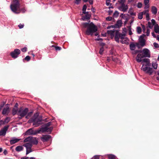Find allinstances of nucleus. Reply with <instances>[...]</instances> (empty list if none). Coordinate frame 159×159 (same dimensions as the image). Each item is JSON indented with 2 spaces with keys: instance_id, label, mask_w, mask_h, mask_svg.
I'll return each instance as SVG.
<instances>
[{
  "instance_id": "5701e85b",
  "label": "nucleus",
  "mask_w": 159,
  "mask_h": 159,
  "mask_svg": "<svg viewBox=\"0 0 159 159\" xmlns=\"http://www.w3.org/2000/svg\"><path fill=\"white\" fill-rule=\"evenodd\" d=\"M23 146L25 147L26 148H31L32 146V144H31V143H27L24 144L23 145Z\"/></svg>"
},
{
  "instance_id": "2eb2a0df",
  "label": "nucleus",
  "mask_w": 159,
  "mask_h": 159,
  "mask_svg": "<svg viewBox=\"0 0 159 159\" xmlns=\"http://www.w3.org/2000/svg\"><path fill=\"white\" fill-rule=\"evenodd\" d=\"M139 44L138 43H136V44H134L133 43H131L129 44V47L130 49L132 50H135L136 48V46H137L139 48Z\"/></svg>"
},
{
  "instance_id": "aec40b11",
  "label": "nucleus",
  "mask_w": 159,
  "mask_h": 159,
  "mask_svg": "<svg viewBox=\"0 0 159 159\" xmlns=\"http://www.w3.org/2000/svg\"><path fill=\"white\" fill-rule=\"evenodd\" d=\"M116 30L114 29L113 30H108L107 31V33L111 36V38H113L114 35Z\"/></svg>"
},
{
  "instance_id": "a19ab883",
  "label": "nucleus",
  "mask_w": 159,
  "mask_h": 159,
  "mask_svg": "<svg viewBox=\"0 0 159 159\" xmlns=\"http://www.w3.org/2000/svg\"><path fill=\"white\" fill-rule=\"evenodd\" d=\"M150 30L147 27V32H146V35L147 36H149L150 34Z\"/></svg>"
},
{
  "instance_id": "4d7b16f0",
  "label": "nucleus",
  "mask_w": 159,
  "mask_h": 159,
  "mask_svg": "<svg viewBox=\"0 0 159 159\" xmlns=\"http://www.w3.org/2000/svg\"><path fill=\"white\" fill-rule=\"evenodd\" d=\"M93 159H99V157L98 156H95L93 158Z\"/></svg>"
},
{
  "instance_id": "7c9ffc66",
  "label": "nucleus",
  "mask_w": 159,
  "mask_h": 159,
  "mask_svg": "<svg viewBox=\"0 0 159 159\" xmlns=\"http://www.w3.org/2000/svg\"><path fill=\"white\" fill-rule=\"evenodd\" d=\"M140 50H132V54L135 55L137 54V53L139 52Z\"/></svg>"
},
{
  "instance_id": "e433bc0d",
  "label": "nucleus",
  "mask_w": 159,
  "mask_h": 159,
  "mask_svg": "<svg viewBox=\"0 0 159 159\" xmlns=\"http://www.w3.org/2000/svg\"><path fill=\"white\" fill-rule=\"evenodd\" d=\"M26 155L28 154L29 153L32 152L31 148H26Z\"/></svg>"
},
{
  "instance_id": "4468645a",
  "label": "nucleus",
  "mask_w": 159,
  "mask_h": 159,
  "mask_svg": "<svg viewBox=\"0 0 159 159\" xmlns=\"http://www.w3.org/2000/svg\"><path fill=\"white\" fill-rule=\"evenodd\" d=\"M51 137V136L49 135H43L42 137H41V139L43 142H45L48 141Z\"/></svg>"
},
{
  "instance_id": "ddd939ff",
  "label": "nucleus",
  "mask_w": 159,
  "mask_h": 159,
  "mask_svg": "<svg viewBox=\"0 0 159 159\" xmlns=\"http://www.w3.org/2000/svg\"><path fill=\"white\" fill-rule=\"evenodd\" d=\"M20 140V139H17L15 137L12 138L10 141V143L11 145H13L17 143Z\"/></svg>"
},
{
  "instance_id": "393cba45",
  "label": "nucleus",
  "mask_w": 159,
  "mask_h": 159,
  "mask_svg": "<svg viewBox=\"0 0 159 159\" xmlns=\"http://www.w3.org/2000/svg\"><path fill=\"white\" fill-rule=\"evenodd\" d=\"M32 139V137L29 136L26 138L24 140V142H29V143H31V139Z\"/></svg>"
},
{
  "instance_id": "680f3d73",
  "label": "nucleus",
  "mask_w": 159,
  "mask_h": 159,
  "mask_svg": "<svg viewBox=\"0 0 159 159\" xmlns=\"http://www.w3.org/2000/svg\"><path fill=\"white\" fill-rule=\"evenodd\" d=\"M129 34L130 35H131L133 34V33H132V31L130 29L129 30Z\"/></svg>"
},
{
  "instance_id": "49530a36",
  "label": "nucleus",
  "mask_w": 159,
  "mask_h": 159,
  "mask_svg": "<svg viewBox=\"0 0 159 159\" xmlns=\"http://www.w3.org/2000/svg\"><path fill=\"white\" fill-rule=\"evenodd\" d=\"M112 17L110 16H108L106 18V20L108 21H110L112 20Z\"/></svg>"
},
{
  "instance_id": "052dcab7",
  "label": "nucleus",
  "mask_w": 159,
  "mask_h": 159,
  "mask_svg": "<svg viewBox=\"0 0 159 159\" xmlns=\"http://www.w3.org/2000/svg\"><path fill=\"white\" fill-rule=\"evenodd\" d=\"M145 5V7H144V9H148L149 8V5L148 4H147V5Z\"/></svg>"
},
{
  "instance_id": "864d4df0",
  "label": "nucleus",
  "mask_w": 159,
  "mask_h": 159,
  "mask_svg": "<svg viewBox=\"0 0 159 159\" xmlns=\"http://www.w3.org/2000/svg\"><path fill=\"white\" fill-rule=\"evenodd\" d=\"M149 2V0H144V3L145 5H147V4H148Z\"/></svg>"
},
{
  "instance_id": "603ef678",
  "label": "nucleus",
  "mask_w": 159,
  "mask_h": 159,
  "mask_svg": "<svg viewBox=\"0 0 159 159\" xmlns=\"http://www.w3.org/2000/svg\"><path fill=\"white\" fill-rule=\"evenodd\" d=\"M24 26V24H20L18 25V26L19 27V28L20 29H22V28Z\"/></svg>"
},
{
  "instance_id": "69168bd1",
  "label": "nucleus",
  "mask_w": 159,
  "mask_h": 159,
  "mask_svg": "<svg viewBox=\"0 0 159 159\" xmlns=\"http://www.w3.org/2000/svg\"><path fill=\"white\" fill-rule=\"evenodd\" d=\"M88 1L90 4H93V1L92 0H89Z\"/></svg>"
},
{
  "instance_id": "6ab92c4d",
  "label": "nucleus",
  "mask_w": 159,
  "mask_h": 159,
  "mask_svg": "<svg viewBox=\"0 0 159 159\" xmlns=\"http://www.w3.org/2000/svg\"><path fill=\"white\" fill-rule=\"evenodd\" d=\"M32 144L37 145L38 143V141L37 139L35 137H32L31 143Z\"/></svg>"
},
{
  "instance_id": "5fc2aeb1",
  "label": "nucleus",
  "mask_w": 159,
  "mask_h": 159,
  "mask_svg": "<svg viewBox=\"0 0 159 159\" xmlns=\"http://www.w3.org/2000/svg\"><path fill=\"white\" fill-rule=\"evenodd\" d=\"M152 24H153V25H155V23H156V21H155V20L153 19H152V20H151V22Z\"/></svg>"
},
{
  "instance_id": "bb28decb",
  "label": "nucleus",
  "mask_w": 159,
  "mask_h": 159,
  "mask_svg": "<svg viewBox=\"0 0 159 159\" xmlns=\"http://www.w3.org/2000/svg\"><path fill=\"white\" fill-rule=\"evenodd\" d=\"M136 31L138 34H140L142 32V29L140 27L138 26L137 27Z\"/></svg>"
},
{
  "instance_id": "774afa93",
  "label": "nucleus",
  "mask_w": 159,
  "mask_h": 159,
  "mask_svg": "<svg viewBox=\"0 0 159 159\" xmlns=\"http://www.w3.org/2000/svg\"><path fill=\"white\" fill-rule=\"evenodd\" d=\"M2 124H3V120H1L0 121V126Z\"/></svg>"
},
{
  "instance_id": "a18cd8bd",
  "label": "nucleus",
  "mask_w": 159,
  "mask_h": 159,
  "mask_svg": "<svg viewBox=\"0 0 159 159\" xmlns=\"http://www.w3.org/2000/svg\"><path fill=\"white\" fill-rule=\"evenodd\" d=\"M142 4L141 2H139L137 5V7L138 8H140L142 7Z\"/></svg>"
},
{
  "instance_id": "cd10ccee",
  "label": "nucleus",
  "mask_w": 159,
  "mask_h": 159,
  "mask_svg": "<svg viewBox=\"0 0 159 159\" xmlns=\"http://www.w3.org/2000/svg\"><path fill=\"white\" fill-rule=\"evenodd\" d=\"M154 30L156 33H158L159 34V26H155Z\"/></svg>"
},
{
  "instance_id": "423d86ee",
  "label": "nucleus",
  "mask_w": 159,
  "mask_h": 159,
  "mask_svg": "<svg viewBox=\"0 0 159 159\" xmlns=\"http://www.w3.org/2000/svg\"><path fill=\"white\" fill-rule=\"evenodd\" d=\"M28 112L29 109L27 108H23L22 107H20L19 108L17 112V115L20 116L19 117V119H20L26 116Z\"/></svg>"
},
{
  "instance_id": "6e6d98bb",
  "label": "nucleus",
  "mask_w": 159,
  "mask_h": 159,
  "mask_svg": "<svg viewBox=\"0 0 159 159\" xmlns=\"http://www.w3.org/2000/svg\"><path fill=\"white\" fill-rule=\"evenodd\" d=\"M110 0H107L106 1V4L107 6H109L110 4Z\"/></svg>"
},
{
  "instance_id": "e2e57ef3",
  "label": "nucleus",
  "mask_w": 159,
  "mask_h": 159,
  "mask_svg": "<svg viewBox=\"0 0 159 159\" xmlns=\"http://www.w3.org/2000/svg\"><path fill=\"white\" fill-rule=\"evenodd\" d=\"M75 3L78 4L80 3L81 0H75Z\"/></svg>"
},
{
  "instance_id": "0eeeda50",
  "label": "nucleus",
  "mask_w": 159,
  "mask_h": 159,
  "mask_svg": "<svg viewBox=\"0 0 159 159\" xmlns=\"http://www.w3.org/2000/svg\"><path fill=\"white\" fill-rule=\"evenodd\" d=\"M20 53V51L18 49H15L14 51L10 53L12 58L15 59L17 58Z\"/></svg>"
},
{
  "instance_id": "c03bdc74",
  "label": "nucleus",
  "mask_w": 159,
  "mask_h": 159,
  "mask_svg": "<svg viewBox=\"0 0 159 159\" xmlns=\"http://www.w3.org/2000/svg\"><path fill=\"white\" fill-rule=\"evenodd\" d=\"M125 36V34L120 33V39L122 40L124 39Z\"/></svg>"
},
{
  "instance_id": "c756f323",
  "label": "nucleus",
  "mask_w": 159,
  "mask_h": 159,
  "mask_svg": "<svg viewBox=\"0 0 159 159\" xmlns=\"http://www.w3.org/2000/svg\"><path fill=\"white\" fill-rule=\"evenodd\" d=\"M152 66L154 69H157V64L155 62H152Z\"/></svg>"
},
{
  "instance_id": "20e7f679",
  "label": "nucleus",
  "mask_w": 159,
  "mask_h": 159,
  "mask_svg": "<svg viewBox=\"0 0 159 159\" xmlns=\"http://www.w3.org/2000/svg\"><path fill=\"white\" fill-rule=\"evenodd\" d=\"M140 53L141 54H138L136 57V61L138 62L142 61V59L143 57H150V52L147 48H144L143 50H140Z\"/></svg>"
},
{
  "instance_id": "4c0bfd02",
  "label": "nucleus",
  "mask_w": 159,
  "mask_h": 159,
  "mask_svg": "<svg viewBox=\"0 0 159 159\" xmlns=\"http://www.w3.org/2000/svg\"><path fill=\"white\" fill-rule=\"evenodd\" d=\"M143 15L142 13H141V12L139 13L138 15V18L140 20L142 19L143 18Z\"/></svg>"
},
{
  "instance_id": "37998d69",
  "label": "nucleus",
  "mask_w": 159,
  "mask_h": 159,
  "mask_svg": "<svg viewBox=\"0 0 159 159\" xmlns=\"http://www.w3.org/2000/svg\"><path fill=\"white\" fill-rule=\"evenodd\" d=\"M146 19L147 20H149L150 19L149 15L148 13H147L146 15Z\"/></svg>"
},
{
  "instance_id": "9d476101",
  "label": "nucleus",
  "mask_w": 159,
  "mask_h": 159,
  "mask_svg": "<svg viewBox=\"0 0 159 159\" xmlns=\"http://www.w3.org/2000/svg\"><path fill=\"white\" fill-rule=\"evenodd\" d=\"M145 36V34H143L140 36L139 39V45L141 47H143L145 45V40L144 39Z\"/></svg>"
},
{
  "instance_id": "473e14b6",
  "label": "nucleus",
  "mask_w": 159,
  "mask_h": 159,
  "mask_svg": "<svg viewBox=\"0 0 159 159\" xmlns=\"http://www.w3.org/2000/svg\"><path fill=\"white\" fill-rule=\"evenodd\" d=\"M32 114V112H28L26 115L25 116V118L27 119H29V118L31 116Z\"/></svg>"
},
{
  "instance_id": "a211bd4d",
  "label": "nucleus",
  "mask_w": 159,
  "mask_h": 159,
  "mask_svg": "<svg viewBox=\"0 0 159 159\" xmlns=\"http://www.w3.org/2000/svg\"><path fill=\"white\" fill-rule=\"evenodd\" d=\"M9 111V107L8 106L4 107L2 110V114L3 115L7 114Z\"/></svg>"
},
{
  "instance_id": "f257e3e1",
  "label": "nucleus",
  "mask_w": 159,
  "mask_h": 159,
  "mask_svg": "<svg viewBox=\"0 0 159 159\" xmlns=\"http://www.w3.org/2000/svg\"><path fill=\"white\" fill-rule=\"evenodd\" d=\"M84 27L87 28L85 33L86 35L92 36L93 33L96 32L98 29L97 27L93 23H90L85 22L82 24Z\"/></svg>"
},
{
  "instance_id": "f8f14e48",
  "label": "nucleus",
  "mask_w": 159,
  "mask_h": 159,
  "mask_svg": "<svg viewBox=\"0 0 159 159\" xmlns=\"http://www.w3.org/2000/svg\"><path fill=\"white\" fill-rule=\"evenodd\" d=\"M120 34L117 30L116 31L115 33V40L117 43H119L120 42L119 39L120 38Z\"/></svg>"
},
{
  "instance_id": "6e6552de",
  "label": "nucleus",
  "mask_w": 159,
  "mask_h": 159,
  "mask_svg": "<svg viewBox=\"0 0 159 159\" xmlns=\"http://www.w3.org/2000/svg\"><path fill=\"white\" fill-rule=\"evenodd\" d=\"M52 129V128H47L44 125L43 127H41L39 129H38V131H39V133H40V132H41L42 133H44L46 132H51Z\"/></svg>"
},
{
  "instance_id": "4be33fe9",
  "label": "nucleus",
  "mask_w": 159,
  "mask_h": 159,
  "mask_svg": "<svg viewBox=\"0 0 159 159\" xmlns=\"http://www.w3.org/2000/svg\"><path fill=\"white\" fill-rule=\"evenodd\" d=\"M157 10L155 6H152L151 7V11L152 14L156 15L157 13Z\"/></svg>"
},
{
  "instance_id": "f03ea898",
  "label": "nucleus",
  "mask_w": 159,
  "mask_h": 159,
  "mask_svg": "<svg viewBox=\"0 0 159 159\" xmlns=\"http://www.w3.org/2000/svg\"><path fill=\"white\" fill-rule=\"evenodd\" d=\"M20 3L19 0H12L11 4L10 7L11 11L16 14L19 13L20 11L23 13H24L25 10L24 8L20 10Z\"/></svg>"
},
{
  "instance_id": "72a5a7b5",
  "label": "nucleus",
  "mask_w": 159,
  "mask_h": 159,
  "mask_svg": "<svg viewBox=\"0 0 159 159\" xmlns=\"http://www.w3.org/2000/svg\"><path fill=\"white\" fill-rule=\"evenodd\" d=\"M51 47L54 48L56 50H60L61 49V48L60 47L56 46L54 45H52Z\"/></svg>"
},
{
  "instance_id": "2f4dec72",
  "label": "nucleus",
  "mask_w": 159,
  "mask_h": 159,
  "mask_svg": "<svg viewBox=\"0 0 159 159\" xmlns=\"http://www.w3.org/2000/svg\"><path fill=\"white\" fill-rule=\"evenodd\" d=\"M148 27H149L150 29H152L153 26V25L151 22H148Z\"/></svg>"
},
{
  "instance_id": "0e129e2a",
  "label": "nucleus",
  "mask_w": 159,
  "mask_h": 159,
  "mask_svg": "<svg viewBox=\"0 0 159 159\" xmlns=\"http://www.w3.org/2000/svg\"><path fill=\"white\" fill-rule=\"evenodd\" d=\"M95 40H96L98 41H100V40L102 41L103 40V39L102 38L96 39H95Z\"/></svg>"
},
{
  "instance_id": "3c124183",
  "label": "nucleus",
  "mask_w": 159,
  "mask_h": 159,
  "mask_svg": "<svg viewBox=\"0 0 159 159\" xmlns=\"http://www.w3.org/2000/svg\"><path fill=\"white\" fill-rule=\"evenodd\" d=\"M21 51L23 52H25L27 51V48L26 47L24 48L21 49Z\"/></svg>"
},
{
  "instance_id": "f704fd0d",
  "label": "nucleus",
  "mask_w": 159,
  "mask_h": 159,
  "mask_svg": "<svg viewBox=\"0 0 159 159\" xmlns=\"http://www.w3.org/2000/svg\"><path fill=\"white\" fill-rule=\"evenodd\" d=\"M108 158L109 159H115L116 157L113 155L110 154L108 155Z\"/></svg>"
},
{
  "instance_id": "412c9836",
  "label": "nucleus",
  "mask_w": 159,
  "mask_h": 159,
  "mask_svg": "<svg viewBox=\"0 0 159 159\" xmlns=\"http://www.w3.org/2000/svg\"><path fill=\"white\" fill-rule=\"evenodd\" d=\"M122 24V22L121 20H118L115 25L116 27L119 28L120 27Z\"/></svg>"
},
{
  "instance_id": "f3484780",
  "label": "nucleus",
  "mask_w": 159,
  "mask_h": 159,
  "mask_svg": "<svg viewBox=\"0 0 159 159\" xmlns=\"http://www.w3.org/2000/svg\"><path fill=\"white\" fill-rule=\"evenodd\" d=\"M128 9V7L127 5H125L124 4H122L119 7V9L124 12L127 11Z\"/></svg>"
},
{
  "instance_id": "9b49d317",
  "label": "nucleus",
  "mask_w": 159,
  "mask_h": 159,
  "mask_svg": "<svg viewBox=\"0 0 159 159\" xmlns=\"http://www.w3.org/2000/svg\"><path fill=\"white\" fill-rule=\"evenodd\" d=\"M8 127L9 126H6L1 130L0 131V136H4L5 135Z\"/></svg>"
},
{
  "instance_id": "c85d7f7f",
  "label": "nucleus",
  "mask_w": 159,
  "mask_h": 159,
  "mask_svg": "<svg viewBox=\"0 0 159 159\" xmlns=\"http://www.w3.org/2000/svg\"><path fill=\"white\" fill-rule=\"evenodd\" d=\"M10 120V118L9 117H6L5 120L3 121V124H4L5 123H8Z\"/></svg>"
},
{
  "instance_id": "39448f33",
  "label": "nucleus",
  "mask_w": 159,
  "mask_h": 159,
  "mask_svg": "<svg viewBox=\"0 0 159 159\" xmlns=\"http://www.w3.org/2000/svg\"><path fill=\"white\" fill-rule=\"evenodd\" d=\"M33 122V125L35 127L39 126L41 124L42 121V118L39 117V114L37 113L34 114L33 117L29 120Z\"/></svg>"
},
{
  "instance_id": "79ce46f5",
  "label": "nucleus",
  "mask_w": 159,
  "mask_h": 159,
  "mask_svg": "<svg viewBox=\"0 0 159 159\" xmlns=\"http://www.w3.org/2000/svg\"><path fill=\"white\" fill-rule=\"evenodd\" d=\"M149 11L148 10H144L143 12H141L142 13L143 15H146V14H147V13H148Z\"/></svg>"
},
{
  "instance_id": "c9c22d12",
  "label": "nucleus",
  "mask_w": 159,
  "mask_h": 159,
  "mask_svg": "<svg viewBox=\"0 0 159 159\" xmlns=\"http://www.w3.org/2000/svg\"><path fill=\"white\" fill-rule=\"evenodd\" d=\"M87 6L86 5H84L83 6V8L82 9V11H83V13H86V11L87 9Z\"/></svg>"
},
{
  "instance_id": "a878e982",
  "label": "nucleus",
  "mask_w": 159,
  "mask_h": 159,
  "mask_svg": "<svg viewBox=\"0 0 159 159\" xmlns=\"http://www.w3.org/2000/svg\"><path fill=\"white\" fill-rule=\"evenodd\" d=\"M18 108H14L12 111V114L13 115H15L16 114H17Z\"/></svg>"
},
{
  "instance_id": "dca6fc26",
  "label": "nucleus",
  "mask_w": 159,
  "mask_h": 159,
  "mask_svg": "<svg viewBox=\"0 0 159 159\" xmlns=\"http://www.w3.org/2000/svg\"><path fill=\"white\" fill-rule=\"evenodd\" d=\"M85 14L84 16H82L81 19L83 20H87L89 19L90 17V15L89 14L88 12H86V13H84Z\"/></svg>"
},
{
  "instance_id": "ea45409f",
  "label": "nucleus",
  "mask_w": 159,
  "mask_h": 159,
  "mask_svg": "<svg viewBox=\"0 0 159 159\" xmlns=\"http://www.w3.org/2000/svg\"><path fill=\"white\" fill-rule=\"evenodd\" d=\"M119 13L117 11H116L113 13V16L117 17L119 15Z\"/></svg>"
},
{
  "instance_id": "de8ad7c7",
  "label": "nucleus",
  "mask_w": 159,
  "mask_h": 159,
  "mask_svg": "<svg viewBox=\"0 0 159 159\" xmlns=\"http://www.w3.org/2000/svg\"><path fill=\"white\" fill-rule=\"evenodd\" d=\"M51 122H48L46 124L44 125L45 126H46V127H47V128H48L49 126H50L51 125Z\"/></svg>"
},
{
  "instance_id": "8fccbe9b",
  "label": "nucleus",
  "mask_w": 159,
  "mask_h": 159,
  "mask_svg": "<svg viewBox=\"0 0 159 159\" xmlns=\"http://www.w3.org/2000/svg\"><path fill=\"white\" fill-rule=\"evenodd\" d=\"M30 59V57L29 56H26V57L25 58V59L27 61H29Z\"/></svg>"
},
{
  "instance_id": "13d9d810",
  "label": "nucleus",
  "mask_w": 159,
  "mask_h": 159,
  "mask_svg": "<svg viewBox=\"0 0 159 159\" xmlns=\"http://www.w3.org/2000/svg\"><path fill=\"white\" fill-rule=\"evenodd\" d=\"M3 153L4 155H6L8 153V152H7V151L6 149L4 151Z\"/></svg>"
},
{
  "instance_id": "bf43d9fd",
  "label": "nucleus",
  "mask_w": 159,
  "mask_h": 159,
  "mask_svg": "<svg viewBox=\"0 0 159 159\" xmlns=\"http://www.w3.org/2000/svg\"><path fill=\"white\" fill-rule=\"evenodd\" d=\"M142 28H143V32L144 33H145L144 32L146 30V27H145V26L143 25H142Z\"/></svg>"
},
{
  "instance_id": "58836bf2",
  "label": "nucleus",
  "mask_w": 159,
  "mask_h": 159,
  "mask_svg": "<svg viewBox=\"0 0 159 159\" xmlns=\"http://www.w3.org/2000/svg\"><path fill=\"white\" fill-rule=\"evenodd\" d=\"M104 50V49L103 47H102L99 50V53L101 54L102 55L103 54V52Z\"/></svg>"
},
{
  "instance_id": "338daca9",
  "label": "nucleus",
  "mask_w": 159,
  "mask_h": 159,
  "mask_svg": "<svg viewBox=\"0 0 159 159\" xmlns=\"http://www.w3.org/2000/svg\"><path fill=\"white\" fill-rule=\"evenodd\" d=\"M114 28V25H111V26H108L107 27V29H110L111 27Z\"/></svg>"
},
{
  "instance_id": "09e8293b",
  "label": "nucleus",
  "mask_w": 159,
  "mask_h": 159,
  "mask_svg": "<svg viewBox=\"0 0 159 159\" xmlns=\"http://www.w3.org/2000/svg\"><path fill=\"white\" fill-rule=\"evenodd\" d=\"M153 45H154V47L156 48H159V45L158 43H153Z\"/></svg>"
},
{
  "instance_id": "1a4fd4ad",
  "label": "nucleus",
  "mask_w": 159,
  "mask_h": 159,
  "mask_svg": "<svg viewBox=\"0 0 159 159\" xmlns=\"http://www.w3.org/2000/svg\"><path fill=\"white\" fill-rule=\"evenodd\" d=\"M38 134H39V131H38V130L34 131L32 128H30L28 129L25 133L26 135H35Z\"/></svg>"
},
{
  "instance_id": "b1692460",
  "label": "nucleus",
  "mask_w": 159,
  "mask_h": 159,
  "mask_svg": "<svg viewBox=\"0 0 159 159\" xmlns=\"http://www.w3.org/2000/svg\"><path fill=\"white\" fill-rule=\"evenodd\" d=\"M15 150L17 152H19L23 150V148L22 146H18L16 147Z\"/></svg>"
},
{
  "instance_id": "7ed1b4c3",
  "label": "nucleus",
  "mask_w": 159,
  "mask_h": 159,
  "mask_svg": "<svg viewBox=\"0 0 159 159\" xmlns=\"http://www.w3.org/2000/svg\"><path fill=\"white\" fill-rule=\"evenodd\" d=\"M144 63L142 65L141 70L146 73L151 75L153 72L152 68L149 67L151 66L150 61L148 58H144L142 61V63Z\"/></svg>"
}]
</instances>
